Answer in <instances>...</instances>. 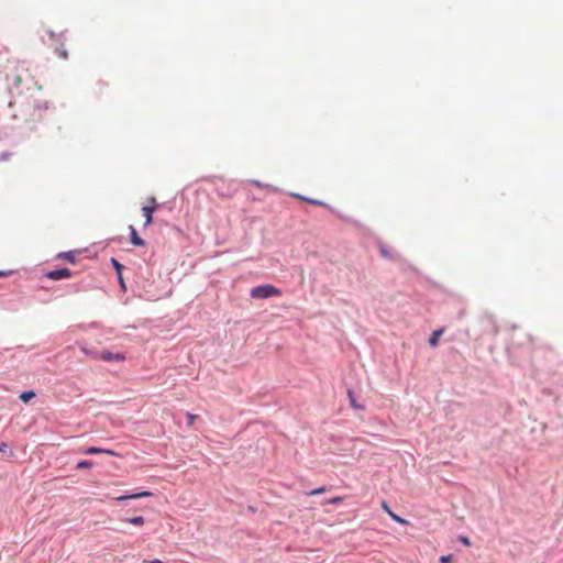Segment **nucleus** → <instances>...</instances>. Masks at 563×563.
Returning <instances> with one entry per match:
<instances>
[{
    "label": "nucleus",
    "mask_w": 563,
    "mask_h": 563,
    "mask_svg": "<svg viewBox=\"0 0 563 563\" xmlns=\"http://www.w3.org/2000/svg\"><path fill=\"white\" fill-rule=\"evenodd\" d=\"M382 507H383V509H384L387 514H388V510H390V509H389V507L387 506V504H386L385 501L382 504Z\"/></svg>",
    "instance_id": "393cba45"
},
{
    "label": "nucleus",
    "mask_w": 563,
    "mask_h": 563,
    "mask_svg": "<svg viewBox=\"0 0 563 563\" xmlns=\"http://www.w3.org/2000/svg\"><path fill=\"white\" fill-rule=\"evenodd\" d=\"M451 555H443L440 558L441 563H450L451 562Z\"/></svg>",
    "instance_id": "5701e85b"
},
{
    "label": "nucleus",
    "mask_w": 563,
    "mask_h": 563,
    "mask_svg": "<svg viewBox=\"0 0 563 563\" xmlns=\"http://www.w3.org/2000/svg\"><path fill=\"white\" fill-rule=\"evenodd\" d=\"M34 397H35V393L34 391H23V393L20 394V399L23 402H27V401H30Z\"/></svg>",
    "instance_id": "2eb2a0df"
},
{
    "label": "nucleus",
    "mask_w": 563,
    "mask_h": 563,
    "mask_svg": "<svg viewBox=\"0 0 563 563\" xmlns=\"http://www.w3.org/2000/svg\"><path fill=\"white\" fill-rule=\"evenodd\" d=\"M142 563H163L162 560L159 559H154V560H143Z\"/></svg>",
    "instance_id": "b1692460"
},
{
    "label": "nucleus",
    "mask_w": 563,
    "mask_h": 563,
    "mask_svg": "<svg viewBox=\"0 0 563 563\" xmlns=\"http://www.w3.org/2000/svg\"><path fill=\"white\" fill-rule=\"evenodd\" d=\"M85 454H88V455H92V454H108V455H111V456H114L117 455V453L112 450H109V449H100V448H96V446H90V448H87L85 451H84Z\"/></svg>",
    "instance_id": "423d86ee"
},
{
    "label": "nucleus",
    "mask_w": 563,
    "mask_h": 563,
    "mask_svg": "<svg viewBox=\"0 0 563 563\" xmlns=\"http://www.w3.org/2000/svg\"><path fill=\"white\" fill-rule=\"evenodd\" d=\"M324 492H325V487H319V488H316V489L311 490L310 493H308V495L314 496V495L323 494Z\"/></svg>",
    "instance_id": "6ab92c4d"
},
{
    "label": "nucleus",
    "mask_w": 563,
    "mask_h": 563,
    "mask_svg": "<svg viewBox=\"0 0 563 563\" xmlns=\"http://www.w3.org/2000/svg\"><path fill=\"white\" fill-rule=\"evenodd\" d=\"M56 53L60 58L66 59L68 54L64 48H56Z\"/></svg>",
    "instance_id": "aec40b11"
},
{
    "label": "nucleus",
    "mask_w": 563,
    "mask_h": 563,
    "mask_svg": "<svg viewBox=\"0 0 563 563\" xmlns=\"http://www.w3.org/2000/svg\"><path fill=\"white\" fill-rule=\"evenodd\" d=\"M5 80L11 91L18 95L40 89V86L31 71V67L26 62H9Z\"/></svg>",
    "instance_id": "f257e3e1"
},
{
    "label": "nucleus",
    "mask_w": 563,
    "mask_h": 563,
    "mask_svg": "<svg viewBox=\"0 0 563 563\" xmlns=\"http://www.w3.org/2000/svg\"><path fill=\"white\" fill-rule=\"evenodd\" d=\"M442 334V330H437L432 333L431 338L429 339V344L431 346H435L439 342V338Z\"/></svg>",
    "instance_id": "ddd939ff"
},
{
    "label": "nucleus",
    "mask_w": 563,
    "mask_h": 563,
    "mask_svg": "<svg viewBox=\"0 0 563 563\" xmlns=\"http://www.w3.org/2000/svg\"><path fill=\"white\" fill-rule=\"evenodd\" d=\"M198 418L197 415H194V413H190V412H187V419H188V426H192L196 421V419Z\"/></svg>",
    "instance_id": "a211bd4d"
},
{
    "label": "nucleus",
    "mask_w": 563,
    "mask_h": 563,
    "mask_svg": "<svg viewBox=\"0 0 563 563\" xmlns=\"http://www.w3.org/2000/svg\"><path fill=\"white\" fill-rule=\"evenodd\" d=\"M388 515L397 522L399 523H402V525H407V520L402 519L401 517H399L398 515L394 514L391 510H388Z\"/></svg>",
    "instance_id": "f3484780"
},
{
    "label": "nucleus",
    "mask_w": 563,
    "mask_h": 563,
    "mask_svg": "<svg viewBox=\"0 0 563 563\" xmlns=\"http://www.w3.org/2000/svg\"><path fill=\"white\" fill-rule=\"evenodd\" d=\"M280 295L282 291L279 288L268 284L260 285L251 289V297L255 299H267Z\"/></svg>",
    "instance_id": "f03ea898"
},
{
    "label": "nucleus",
    "mask_w": 563,
    "mask_h": 563,
    "mask_svg": "<svg viewBox=\"0 0 563 563\" xmlns=\"http://www.w3.org/2000/svg\"><path fill=\"white\" fill-rule=\"evenodd\" d=\"M111 263L117 271V274H118L121 285L123 286V278H122V274H121L123 266L115 258H111Z\"/></svg>",
    "instance_id": "9b49d317"
},
{
    "label": "nucleus",
    "mask_w": 563,
    "mask_h": 563,
    "mask_svg": "<svg viewBox=\"0 0 563 563\" xmlns=\"http://www.w3.org/2000/svg\"><path fill=\"white\" fill-rule=\"evenodd\" d=\"M131 243L136 246H143L144 240L141 239L133 225H130Z\"/></svg>",
    "instance_id": "1a4fd4ad"
},
{
    "label": "nucleus",
    "mask_w": 563,
    "mask_h": 563,
    "mask_svg": "<svg viewBox=\"0 0 563 563\" xmlns=\"http://www.w3.org/2000/svg\"><path fill=\"white\" fill-rule=\"evenodd\" d=\"M0 276H4V273H1V272H0Z\"/></svg>",
    "instance_id": "bb28decb"
},
{
    "label": "nucleus",
    "mask_w": 563,
    "mask_h": 563,
    "mask_svg": "<svg viewBox=\"0 0 563 563\" xmlns=\"http://www.w3.org/2000/svg\"><path fill=\"white\" fill-rule=\"evenodd\" d=\"M152 496V493L151 492H141V493H135V494H131V495H122V496H119L117 498V500H126V499H139V498H142V497H150Z\"/></svg>",
    "instance_id": "6e6552de"
},
{
    "label": "nucleus",
    "mask_w": 563,
    "mask_h": 563,
    "mask_svg": "<svg viewBox=\"0 0 563 563\" xmlns=\"http://www.w3.org/2000/svg\"><path fill=\"white\" fill-rule=\"evenodd\" d=\"M93 357L106 361V362H122L125 360L124 355L121 353H111L109 351H101L99 353L93 354Z\"/></svg>",
    "instance_id": "20e7f679"
},
{
    "label": "nucleus",
    "mask_w": 563,
    "mask_h": 563,
    "mask_svg": "<svg viewBox=\"0 0 563 563\" xmlns=\"http://www.w3.org/2000/svg\"><path fill=\"white\" fill-rule=\"evenodd\" d=\"M342 500H343V497H341V496H336V497H333V498L329 499L327 503H328V504H339V503H341Z\"/></svg>",
    "instance_id": "412c9836"
},
{
    "label": "nucleus",
    "mask_w": 563,
    "mask_h": 563,
    "mask_svg": "<svg viewBox=\"0 0 563 563\" xmlns=\"http://www.w3.org/2000/svg\"><path fill=\"white\" fill-rule=\"evenodd\" d=\"M7 448V444L5 443H0V452L3 451L4 449Z\"/></svg>",
    "instance_id": "a878e982"
},
{
    "label": "nucleus",
    "mask_w": 563,
    "mask_h": 563,
    "mask_svg": "<svg viewBox=\"0 0 563 563\" xmlns=\"http://www.w3.org/2000/svg\"><path fill=\"white\" fill-rule=\"evenodd\" d=\"M347 397L350 399V405L352 408H354L356 410H364V407L362 405L357 404L354 393L352 390L347 391Z\"/></svg>",
    "instance_id": "9d476101"
},
{
    "label": "nucleus",
    "mask_w": 563,
    "mask_h": 563,
    "mask_svg": "<svg viewBox=\"0 0 563 563\" xmlns=\"http://www.w3.org/2000/svg\"><path fill=\"white\" fill-rule=\"evenodd\" d=\"M379 253H380V255L383 257H385L387 260H395L396 258V256L393 253H390L385 245H382L379 247Z\"/></svg>",
    "instance_id": "4468645a"
},
{
    "label": "nucleus",
    "mask_w": 563,
    "mask_h": 563,
    "mask_svg": "<svg viewBox=\"0 0 563 563\" xmlns=\"http://www.w3.org/2000/svg\"><path fill=\"white\" fill-rule=\"evenodd\" d=\"M147 201L148 205L142 208L145 225H150L153 222V212L158 208V203L154 197H150Z\"/></svg>",
    "instance_id": "7ed1b4c3"
},
{
    "label": "nucleus",
    "mask_w": 563,
    "mask_h": 563,
    "mask_svg": "<svg viewBox=\"0 0 563 563\" xmlns=\"http://www.w3.org/2000/svg\"><path fill=\"white\" fill-rule=\"evenodd\" d=\"M126 521L134 526H143L145 523V519L142 516L128 518Z\"/></svg>",
    "instance_id": "f8f14e48"
},
{
    "label": "nucleus",
    "mask_w": 563,
    "mask_h": 563,
    "mask_svg": "<svg viewBox=\"0 0 563 563\" xmlns=\"http://www.w3.org/2000/svg\"><path fill=\"white\" fill-rule=\"evenodd\" d=\"M294 198H297V199H300V200H303L308 203H311V205H316V206H321V207H329L328 203L321 201V200H318V199H312V198H309V197H306V196H302L300 194H290Z\"/></svg>",
    "instance_id": "0eeeda50"
},
{
    "label": "nucleus",
    "mask_w": 563,
    "mask_h": 563,
    "mask_svg": "<svg viewBox=\"0 0 563 563\" xmlns=\"http://www.w3.org/2000/svg\"><path fill=\"white\" fill-rule=\"evenodd\" d=\"M71 275L73 274L68 268H59V269H54V271L48 272L46 274V277L52 280H59V279H64V278H70Z\"/></svg>",
    "instance_id": "39448f33"
},
{
    "label": "nucleus",
    "mask_w": 563,
    "mask_h": 563,
    "mask_svg": "<svg viewBox=\"0 0 563 563\" xmlns=\"http://www.w3.org/2000/svg\"><path fill=\"white\" fill-rule=\"evenodd\" d=\"M459 540L466 547H470L471 545V541L467 537H464V536H460L459 537Z\"/></svg>",
    "instance_id": "4be33fe9"
},
{
    "label": "nucleus",
    "mask_w": 563,
    "mask_h": 563,
    "mask_svg": "<svg viewBox=\"0 0 563 563\" xmlns=\"http://www.w3.org/2000/svg\"><path fill=\"white\" fill-rule=\"evenodd\" d=\"M93 466L92 462L91 461H80L77 463L76 465V468L77 470H81V468H91Z\"/></svg>",
    "instance_id": "dca6fc26"
}]
</instances>
